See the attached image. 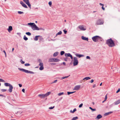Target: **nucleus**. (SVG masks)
<instances>
[{"mask_svg": "<svg viewBox=\"0 0 120 120\" xmlns=\"http://www.w3.org/2000/svg\"><path fill=\"white\" fill-rule=\"evenodd\" d=\"M22 91L24 93H25V89H23L22 90Z\"/></svg>", "mask_w": 120, "mask_h": 120, "instance_id": "obj_57", "label": "nucleus"}, {"mask_svg": "<svg viewBox=\"0 0 120 120\" xmlns=\"http://www.w3.org/2000/svg\"><path fill=\"white\" fill-rule=\"evenodd\" d=\"M120 103V100H118L116 102H114V104L116 105Z\"/></svg>", "mask_w": 120, "mask_h": 120, "instance_id": "obj_21", "label": "nucleus"}, {"mask_svg": "<svg viewBox=\"0 0 120 120\" xmlns=\"http://www.w3.org/2000/svg\"><path fill=\"white\" fill-rule=\"evenodd\" d=\"M34 24V23H32L30 22V23H28V25H30L31 26L32 25H33Z\"/></svg>", "mask_w": 120, "mask_h": 120, "instance_id": "obj_34", "label": "nucleus"}, {"mask_svg": "<svg viewBox=\"0 0 120 120\" xmlns=\"http://www.w3.org/2000/svg\"><path fill=\"white\" fill-rule=\"evenodd\" d=\"M26 34L29 36H30L31 35V34L29 32L26 33Z\"/></svg>", "mask_w": 120, "mask_h": 120, "instance_id": "obj_33", "label": "nucleus"}, {"mask_svg": "<svg viewBox=\"0 0 120 120\" xmlns=\"http://www.w3.org/2000/svg\"><path fill=\"white\" fill-rule=\"evenodd\" d=\"M50 64L52 65H54L56 64V63H52Z\"/></svg>", "mask_w": 120, "mask_h": 120, "instance_id": "obj_46", "label": "nucleus"}, {"mask_svg": "<svg viewBox=\"0 0 120 120\" xmlns=\"http://www.w3.org/2000/svg\"><path fill=\"white\" fill-rule=\"evenodd\" d=\"M3 52H4V53L5 54V57H6V52H5V51L4 50V51Z\"/></svg>", "mask_w": 120, "mask_h": 120, "instance_id": "obj_54", "label": "nucleus"}, {"mask_svg": "<svg viewBox=\"0 0 120 120\" xmlns=\"http://www.w3.org/2000/svg\"><path fill=\"white\" fill-rule=\"evenodd\" d=\"M64 53V51H62L61 52L60 54L61 55H63Z\"/></svg>", "mask_w": 120, "mask_h": 120, "instance_id": "obj_39", "label": "nucleus"}, {"mask_svg": "<svg viewBox=\"0 0 120 120\" xmlns=\"http://www.w3.org/2000/svg\"><path fill=\"white\" fill-rule=\"evenodd\" d=\"M31 28L33 30H44V29L42 28H39L35 25L34 24L33 25L31 26Z\"/></svg>", "mask_w": 120, "mask_h": 120, "instance_id": "obj_4", "label": "nucleus"}, {"mask_svg": "<svg viewBox=\"0 0 120 120\" xmlns=\"http://www.w3.org/2000/svg\"><path fill=\"white\" fill-rule=\"evenodd\" d=\"M3 95H2V94H0V96H3Z\"/></svg>", "mask_w": 120, "mask_h": 120, "instance_id": "obj_64", "label": "nucleus"}, {"mask_svg": "<svg viewBox=\"0 0 120 120\" xmlns=\"http://www.w3.org/2000/svg\"><path fill=\"white\" fill-rule=\"evenodd\" d=\"M64 55L66 57H71V59H72L73 58L72 56L69 53H65Z\"/></svg>", "mask_w": 120, "mask_h": 120, "instance_id": "obj_12", "label": "nucleus"}, {"mask_svg": "<svg viewBox=\"0 0 120 120\" xmlns=\"http://www.w3.org/2000/svg\"><path fill=\"white\" fill-rule=\"evenodd\" d=\"M14 50V48H13L12 49V52Z\"/></svg>", "mask_w": 120, "mask_h": 120, "instance_id": "obj_62", "label": "nucleus"}, {"mask_svg": "<svg viewBox=\"0 0 120 120\" xmlns=\"http://www.w3.org/2000/svg\"><path fill=\"white\" fill-rule=\"evenodd\" d=\"M106 43L108 46L110 47H114L115 45L114 41L112 40L111 38L107 40Z\"/></svg>", "mask_w": 120, "mask_h": 120, "instance_id": "obj_1", "label": "nucleus"}, {"mask_svg": "<svg viewBox=\"0 0 120 120\" xmlns=\"http://www.w3.org/2000/svg\"><path fill=\"white\" fill-rule=\"evenodd\" d=\"M86 59H90V57L89 56H86Z\"/></svg>", "mask_w": 120, "mask_h": 120, "instance_id": "obj_52", "label": "nucleus"}, {"mask_svg": "<svg viewBox=\"0 0 120 120\" xmlns=\"http://www.w3.org/2000/svg\"><path fill=\"white\" fill-rule=\"evenodd\" d=\"M54 108V106H53V107H49V109H53Z\"/></svg>", "mask_w": 120, "mask_h": 120, "instance_id": "obj_48", "label": "nucleus"}, {"mask_svg": "<svg viewBox=\"0 0 120 120\" xmlns=\"http://www.w3.org/2000/svg\"><path fill=\"white\" fill-rule=\"evenodd\" d=\"M44 68V67H43V66H40L39 68V69L40 70H43Z\"/></svg>", "mask_w": 120, "mask_h": 120, "instance_id": "obj_31", "label": "nucleus"}, {"mask_svg": "<svg viewBox=\"0 0 120 120\" xmlns=\"http://www.w3.org/2000/svg\"><path fill=\"white\" fill-rule=\"evenodd\" d=\"M51 93V92H48L45 94H39L38 95V96L41 98H44L47 97L49 96Z\"/></svg>", "mask_w": 120, "mask_h": 120, "instance_id": "obj_3", "label": "nucleus"}, {"mask_svg": "<svg viewBox=\"0 0 120 120\" xmlns=\"http://www.w3.org/2000/svg\"><path fill=\"white\" fill-rule=\"evenodd\" d=\"M24 65L25 66H28L30 65V64L28 63H26Z\"/></svg>", "mask_w": 120, "mask_h": 120, "instance_id": "obj_41", "label": "nucleus"}, {"mask_svg": "<svg viewBox=\"0 0 120 120\" xmlns=\"http://www.w3.org/2000/svg\"><path fill=\"white\" fill-rule=\"evenodd\" d=\"M113 113V112H107L106 113H105L104 114V115L105 116H107V115H108L112 113Z\"/></svg>", "mask_w": 120, "mask_h": 120, "instance_id": "obj_18", "label": "nucleus"}, {"mask_svg": "<svg viewBox=\"0 0 120 120\" xmlns=\"http://www.w3.org/2000/svg\"><path fill=\"white\" fill-rule=\"evenodd\" d=\"M103 7H104V6H102V9L103 10H105V8H104Z\"/></svg>", "mask_w": 120, "mask_h": 120, "instance_id": "obj_56", "label": "nucleus"}, {"mask_svg": "<svg viewBox=\"0 0 120 120\" xmlns=\"http://www.w3.org/2000/svg\"><path fill=\"white\" fill-rule=\"evenodd\" d=\"M102 83L101 82V83H100V86H101L102 85Z\"/></svg>", "mask_w": 120, "mask_h": 120, "instance_id": "obj_63", "label": "nucleus"}, {"mask_svg": "<svg viewBox=\"0 0 120 120\" xmlns=\"http://www.w3.org/2000/svg\"><path fill=\"white\" fill-rule=\"evenodd\" d=\"M73 61V64L74 66L77 65L78 64V61L77 57H74L72 61Z\"/></svg>", "mask_w": 120, "mask_h": 120, "instance_id": "obj_6", "label": "nucleus"}, {"mask_svg": "<svg viewBox=\"0 0 120 120\" xmlns=\"http://www.w3.org/2000/svg\"><path fill=\"white\" fill-rule=\"evenodd\" d=\"M18 69L20 71H22L25 72L26 73H29L31 74H34V73L33 72L30 71H29L27 70H26L25 69L23 68H18Z\"/></svg>", "mask_w": 120, "mask_h": 120, "instance_id": "obj_5", "label": "nucleus"}, {"mask_svg": "<svg viewBox=\"0 0 120 120\" xmlns=\"http://www.w3.org/2000/svg\"><path fill=\"white\" fill-rule=\"evenodd\" d=\"M89 109L91 110L92 111H96V109H93L91 107H90Z\"/></svg>", "mask_w": 120, "mask_h": 120, "instance_id": "obj_29", "label": "nucleus"}, {"mask_svg": "<svg viewBox=\"0 0 120 120\" xmlns=\"http://www.w3.org/2000/svg\"><path fill=\"white\" fill-rule=\"evenodd\" d=\"M92 39L94 42H97L100 40L101 41H102L101 38L98 36H96L93 37L92 38Z\"/></svg>", "mask_w": 120, "mask_h": 120, "instance_id": "obj_2", "label": "nucleus"}, {"mask_svg": "<svg viewBox=\"0 0 120 120\" xmlns=\"http://www.w3.org/2000/svg\"><path fill=\"white\" fill-rule=\"evenodd\" d=\"M75 92H67L68 94V95H69L70 94H73V93H74Z\"/></svg>", "mask_w": 120, "mask_h": 120, "instance_id": "obj_30", "label": "nucleus"}, {"mask_svg": "<svg viewBox=\"0 0 120 120\" xmlns=\"http://www.w3.org/2000/svg\"><path fill=\"white\" fill-rule=\"evenodd\" d=\"M107 99V95L106 94L105 96V100L102 102V103H104L105 101Z\"/></svg>", "mask_w": 120, "mask_h": 120, "instance_id": "obj_26", "label": "nucleus"}, {"mask_svg": "<svg viewBox=\"0 0 120 120\" xmlns=\"http://www.w3.org/2000/svg\"><path fill=\"white\" fill-rule=\"evenodd\" d=\"M102 117V116L101 115L99 114L97 116V117L96 119H97L98 120H99Z\"/></svg>", "mask_w": 120, "mask_h": 120, "instance_id": "obj_16", "label": "nucleus"}, {"mask_svg": "<svg viewBox=\"0 0 120 120\" xmlns=\"http://www.w3.org/2000/svg\"><path fill=\"white\" fill-rule=\"evenodd\" d=\"M9 88L8 90V91L10 93L12 91V89H13V87L11 85L9 86Z\"/></svg>", "mask_w": 120, "mask_h": 120, "instance_id": "obj_14", "label": "nucleus"}, {"mask_svg": "<svg viewBox=\"0 0 120 120\" xmlns=\"http://www.w3.org/2000/svg\"><path fill=\"white\" fill-rule=\"evenodd\" d=\"M69 76L70 75H69V76H65V77H63L61 78V79H64L65 78H68Z\"/></svg>", "mask_w": 120, "mask_h": 120, "instance_id": "obj_36", "label": "nucleus"}, {"mask_svg": "<svg viewBox=\"0 0 120 120\" xmlns=\"http://www.w3.org/2000/svg\"><path fill=\"white\" fill-rule=\"evenodd\" d=\"M62 32L61 31H60L59 32H58L56 34V36L58 35H60L62 34Z\"/></svg>", "mask_w": 120, "mask_h": 120, "instance_id": "obj_28", "label": "nucleus"}, {"mask_svg": "<svg viewBox=\"0 0 120 120\" xmlns=\"http://www.w3.org/2000/svg\"><path fill=\"white\" fill-rule=\"evenodd\" d=\"M63 31L64 32V33L65 34H66L67 33V31L66 30H63Z\"/></svg>", "mask_w": 120, "mask_h": 120, "instance_id": "obj_49", "label": "nucleus"}, {"mask_svg": "<svg viewBox=\"0 0 120 120\" xmlns=\"http://www.w3.org/2000/svg\"><path fill=\"white\" fill-rule=\"evenodd\" d=\"M19 85L20 87H21L22 86V85L21 84H19Z\"/></svg>", "mask_w": 120, "mask_h": 120, "instance_id": "obj_55", "label": "nucleus"}, {"mask_svg": "<svg viewBox=\"0 0 120 120\" xmlns=\"http://www.w3.org/2000/svg\"><path fill=\"white\" fill-rule=\"evenodd\" d=\"M20 62L22 64H23L25 63V62L22 61V60H21Z\"/></svg>", "mask_w": 120, "mask_h": 120, "instance_id": "obj_45", "label": "nucleus"}, {"mask_svg": "<svg viewBox=\"0 0 120 120\" xmlns=\"http://www.w3.org/2000/svg\"><path fill=\"white\" fill-rule=\"evenodd\" d=\"M78 28L81 30H85L86 29V27L83 25H80L78 26Z\"/></svg>", "mask_w": 120, "mask_h": 120, "instance_id": "obj_8", "label": "nucleus"}, {"mask_svg": "<svg viewBox=\"0 0 120 120\" xmlns=\"http://www.w3.org/2000/svg\"><path fill=\"white\" fill-rule=\"evenodd\" d=\"M20 4L22 5V6L23 7L26 8H27V7L26 5L22 1H21L20 2Z\"/></svg>", "mask_w": 120, "mask_h": 120, "instance_id": "obj_13", "label": "nucleus"}, {"mask_svg": "<svg viewBox=\"0 0 120 120\" xmlns=\"http://www.w3.org/2000/svg\"><path fill=\"white\" fill-rule=\"evenodd\" d=\"M94 80H93V79H92L91 80V81H90V82L91 83H92L94 82Z\"/></svg>", "mask_w": 120, "mask_h": 120, "instance_id": "obj_51", "label": "nucleus"}, {"mask_svg": "<svg viewBox=\"0 0 120 120\" xmlns=\"http://www.w3.org/2000/svg\"><path fill=\"white\" fill-rule=\"evenodd\" d=\"M91 78L89 77H86L83 78V80H88L90 79Z\"/></svg>", "mask_w": 120, "mask_h": 120, "instance_id": "obj_22", "label": "nucleus"}, {"mask_svg": "<svg viewBox=\"0 0 120 120\" xmlns=\"http://www.w3.org/2000/svg\"><path fill=\"white\" fill-rule=\"evenodd\" d=\"M18 13L19 14H22L23 13V12L21 11H18Z\"/></svg>", "mask_w": 120, "mask_h": 120, "instance_id": "obj_40", "label": "nucleus"}, {"mask_svg": "<svg viewBox=\"0 0 120 120\" xmlns=\"http://www.w3.org/2000/svg\"><path fill=\"white\" fill-rule=\"evenodd\" d=\"M49 6L50 7H51V5H52V2L51 1L49 2Z\"/></svg>", "mask_w": 120, "mask_h": 120, "instance_id": "obj_38", "label": "nucleus"}, {"mask_svg": "<svg viewBox=\"0 0 120 120\" xmlns=\"http://www.w3.org/2000/svg\"><path fill=\"white\" fill-rule=\"evenodd\" d=\"M39 65L40 66H43V63H41V62H40V64H39Z\"/></svg>", "mask_w": 120, "mask_h": 120, "instance_id": "obj_37", "label": "nucleus"}, {"mask_svg": "<svg viewBox=\"0 0 120 120\" xmlns=\"http://www.w3.org/2000/svg\"><path fill=\"white\" fill-rule=\"evenodd\" d=\"M80 87L81 86L80 85L76 86L75 87L73 90H79L80 88Z\"/></svg>", "mask_w": 120, "mask_h": 120, "instance_id": "obj_11", "label": "nucleus"}, {"mask_svg": "<svg viewBox=\"0 0 120 120\" xmlns=\"http://www.w3.org/2000/svg\"><path fill=\"white\" fill-rule=\"evenodd\" d=\"M4 85L6 86H10L11 85L10 83H5L4 84Z\"/></svg>", "mask_w": 120, "mask_h": 120, "instance_id": "obj_19", "label": "nucleus"}, {"mask_svg": "<svg viewBox=\"0 0 120 120\" xmlns=\"http://www.w3.org/2000/svg\"><path fill=\"white\" fill-rule=\"evenodd\" d=\"M103 23V21L100 19H99L97 20L96 22V24L98 25L102 24Z\"/></svg>", "mask_w": 120, "mask_h": 120, "instance_id": "obj_9", "label": "nucleus"}, {"mask_svg": "<svg viewBox=\"0 0 120 120\" xmlns=\"http://www.w3.org/2000/svg\"><path fill=\"white\" fill-rule=\"evenodd\" d=\"M68 58L67 57H66V58H64V60L66 61H67V59Z\"/></svg>", "mask_w": 120, "mask_h": 120, "instance_id": "obj_47", "label": "nucleus"}, {"mask_svg": "<svg viewBox=\"0 0 120 120\" xmlns=\"http://www.w3.org/2000/svg\"><path fill=\"white\" fill-rule=\"evenodd\" d=\"M96 86V85L94 84L93 85V87L94 88Z\"/></svg>", "mask_w": 120, "mask_h": 120, "instance_id": "obj_59", "label": "nucleus"}, {"mask_svg": "<svg viewBox=\"0 0 120 120\" xmlns=\"http://www.w3.org/2000/svg\"><path fill=\"white\" fill-rule=\"evenodd\" d=\"M99 4L100 5H101L102 6H104V5L103 4H102L101 3H100Z\"/></svg>", "mask_w": 120, "mask_h": 120, "instance_id": "obj_58", "label": "nucleus"}, {"mask_svg": "<svg viewBox=\"0 0 120 120\" xmlns=\"http://www.w3.org/2000/svg\"><path fill=\"white\" fill-rule=\"evenodd\" d=\"M24 39L26 41L28 39V38H27L25 35L23 37Z\"/></svg>", "mask_w": 120, "mask_h": 120, "instance_id": "obj_32", "label": "nucleus"}, {"mask_svg": "<svg viewBox=\"0 0 120 120\" xmlns=\"http://www.w3.org/2000/svg\"><path fill=\"white\" fill-rule=\"evenodd\" d=\"M38 61H39V62L40 63V62H41V60H39Z\"/></svg>", "mask_w": 120, "mask_h": 120, "instance_id": "obj_60", "label": "nucleus"}, {"mask_svg": "<svg viewBox=\"0 0 120 120\" xmlns=\"http://www.w3.org/2000/svg\"><path fill=\"white\" fill-rule=\"evenodd\" d=\"M0 82H4L5 81L2 79H0Z\"/></svg>", "mask_w": 120, "mask_h": 120, "instance_id": "obj_42", "label": "nucleus"}, {"mask_svg": "<svg viewBox=\"0 0 120 120\" xmlns=\"http://www.w3.org/2000/svg\"><path fill=\"white\" fill-rule=\"evenodd\" d=\"M23 1L29 6V8H31V5L30 4L29 0H23Z\"/></svg>", "mask_w": 120, "mask_h": 120, "instance_id": "obj_10", "label": "nucleus"}, {"mask_svg": "<svg viewBox=\"0 0 120 120\" xmlns=\"http://www.w3.org/2000/svg\"><path fill=\"white\" fill-rule=\"evenodd\" d=\"M40 36H36L34 38V40L35 41H37L38 40V38Z\"/></svg>", "mask_w": 120, "mask_h": 120, "instance_id": "obj_24", "label": "nucleus"}, {"mask_svg": "<svg viewBox=\"0 0 120 120\" xmlns=\"http://www.w3.org/2000/svg\"><path fill=\"white\" fill-rule=\"evenodd\" d=\"M63 64L64 65H66V64H65V63L64 62H63Z\"/></svg>", "mask_w": 120, "mask_h": 120, "instance_id": "obj_61", "label": "nucleus"}, {"mask_svg": "<svg viewBox=\"0 0 120 120\" xmlns=\"http://www.w3.org/2000/svg\"><path fill=\"white\" fill-rule=\"evenodd\" d=\"M57 81V80H55V81H54L53 82H52V83H55Z\"/></svg>", "mask_w": 120, "mask_h": 120, "instance_id": "obj_44", "label": "nucleus"}, {"mask_svg": "<svg viewBox=\"0 0 120 120\" xmlns=\"http://www.w3.org/2000/svg\"><path fill=\"white\" fill-rule=\"evenodd\" d=\"M12 27L11 26H9L8 30L9 32H10L12 30Z\"/></svg>", "mask_w": 120, "mask_h": 120, "instance_id": "obj_15", "label": "nucleus"}, {"mask_svg": "<svg viewBox=\"0 0 120 120\" xmlns=\"http://www.w3.org/2000/svg\"><path fill=\"white\" fill-rule=\"evenodd\" d=\"M75 55L76 56L79 58H80L83 56V55H82L76 54Z\"/></svg>", "mask_w": 120, "mask_h": 120, "instance_id": "obj_20", "label": "nucleus"}, {"mask_svg": "<svg viewBox=\"0 0 120 120\" xmlns=\"http://www.w3.org/2000/svg\"><path fill=\"white\" fill-rule=\"evenodd\" d=\"M1 90L2 92H4L6 91V90L5 89H2Z\"/></svg>", "mask_w": 120, "mask_h": 120, "instance_id": "obj_50", "label": "nucleus"}, {"mask_svg": "<svg viewBox=\"0 0 120 120\" xmlns=\"http://www.w3.org/2000/svg\"><path fill=\"white\" fill-rule=\"evenodd\" d=\"M82 38L83 40H86L87 41H88V38H86V37H84L83 36H82Z\"/></svg>", "mask_w": 120, "mask_h": 120, "instance_id": "obj_17", "label": "nucleus"}, {"mask_svg": "<svg viewBox=\"0 0 120 120\" xmlns=\"http://www.w3.org/2000/svg\"><path fill=\"white\" fill-rule=\"evenodd\" d=\"M58 54V53L57 52H56L54 53L53 55V56L54 57H55L57 56Z\"/></svg>", "mask_w": 120, "mask_h": 120, "instance_id": "obj_25", "label": "nucleus"}, {"mask_svg": "<svg viewBox=\"0 0 120 120\" xmlns=\"http://www.w3.org/2000/svg\"><path fill=\"white\" fill-rule=\"evenodd\" d=\"M60 61V60L56 58H52L49 59V62H57Z\"/></svg>", "mask_w": 120, "mask_h": 120, "instance_id": "obj_7", "label": "nucleus"}, {"mask_svg": "<svg viewBox=\"0 0 120 120\" xmlns=\"http://www.w3.org/2000/svg\"><path fill=\"white\" fill-rule=\"evenodd\" d=\"M78 119V117L77 116H76L74 117L71 120H76Z\"/></svg>", "mask_w": 120, "mask_h": 120, "instance_id": "obj_27", "label": "nucleus"}, {"mask_svg": "<svg viewBox=\"0 0 120 120\" xmlns=\"http://www.w3.org/2000/svg\"><path fill=\"white\" fill-rule=\"evenodd\" d=\"M120 91V89H119L116 92V93H117Z\"/></svg>", "mask_w": 120, "mask_h": 120, "instance_id": "obj_53", "label": "nucleus"}, {"mask_svg": "<svg viewBox=\"0 0 120 120\" xmlns=\"http://www.w3.org/2000/svg\"><path fill=\"white\" fill-rule=\"evenodd\" d=\"M76 111V108H75L73 110V111H72V110H71L70 111V112L71 113H73L75 112Z\"/></svg>", "mask_w": 120, "mask_h": 120, "instance_id": "obj_23", "label": "nucleus"}, {"mask_svg": "<svg viewBox=\"0 0 120 120\" xmlns=\"http://www.w3.org/2000/svg\"><path fill=\"white\" fill-rule=\"evenodd\" d=\"M64 93L63 92H61V93H59L58 94V95L59 96H60L61 95H63L64 94Z\"/></svg>", "mask_w": 120, "mask_h": 120, "instance_id": "obj_35", "label": "nucleus"}, {"mask_svg": "<svg viewBox=\"0 0 120 120\" xmlns=\"http://www.w3.org/2000/svg\"><path fill=\"white\" fill-rule=\"evenodd\" d=\"M83 105V104L82 103L81 104H80L79 105V108H81V107H82Z\"/></svg>", "mask_w": 120, "mask_h": 120, "instance_id": "obj_43", "label": "nucleus"}]
</instances>
